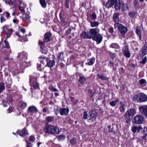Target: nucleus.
Masks as SVG:
<instances>
[{
  "instance_id": "obj_1",
  "label": "nucleus",
  "mask_w": 147,
  "mask_h": 147,
  "mask_svg": "<svg viewBox=\"0 0 147 147\" xmlns=\"http://www.w3.org/2000/svg\"><path fill=\"white\" fill-rule=\"evenodd\" d=\"M91 39L95 41L97 44H99L102 41L103 36L99 34L100 29L98 28H91L89 30Z\"/></svg>"
},
{
  "instance_id": "obj_2",
  "label": "nucleus",
  "mask_w": 147,
  "mask_h": 147,
  "mask_svg": "<svg viewBox=\"0 0 147 147\" xmlns=\"http://www.w3.org/2000/svg\"><path fill=\"white\" fill-rule=\"evenodd\" d=\"M44 131L45 133L53 135L58 134L60 132L57 126L51 124L46 126Z\"/></svg>"
},
{
  "instance_id": "obj_3",
  "label": "nucleus",
  "mask_w": 147,
  "mask_h": 147,
  "mask_svg": "<svg viewBox=\"0 0 147 147\" xmlns=\"http://www.w3.org/2000/svg\"><path fill=\"white\" fill-rule=\"evenodd\" d=\"M133 100L138 102H145L147 100V96L144 93H138L134 96Z\"/></svg>"
},
{
  "instance_id": "obj_4",
  "label": "nucleus",
  "mask_w": 147,
  "mask_h": 147,
  "mask_svg": "<svg viewBox=\"0 0 147 147\" xmlns=\"http://www.w3.org/2000/svg\"><path fill=\"white\" fill-rule=\"evenodd\" d=\"M89 114L88 121L90 122H94L95 121L98 115V113L96 109H93L90 111L88 113Z\"/></svg>"
},
{
  "instance_id": "obj_5",
  "label": "nucleus",
  "mask_w": 147,
  "mask_h": 147,
  "mask_svg": "<svg viewBox=\"0 0 147 147\" xmlns=\"http://www.w3.org/2000/svg\"><path fill=\"white\" fill-rule=\"evenodd\" d=\"M114 25L115 28L118 27L120 32L122 35L124 36L125 34L127 32V28L122 24L120 23H117L115 24Z\"/></svg>"
},
{
  "instance_id": "obj_6",
  "label": "nucleus",
  "mask_w": 147,
  "mask_h": 147,
  "mask_svg": "<svg viewBox=\"0 0 147 147\" xmlns=\"http://www.w3.org/2000/svg\"><path fill=\"white\" fill-rule=\"evenodd\" d=\"M30 85L33 87L34 89H39L38 84L37 82L36 79L30 76Z\"/></svg>"
},
{
  "instance_id": "obj_7",
  "label": "nucleus",
  "mask_w": 147,
  "mask_h": 147,
  "mask_svg": "<svg viewBox=\"0 0 147 147\" xmlns=\"http://www.w3.org/2000/svg\"><path fill=\"white\" fill-rule=\"evenodd\" d=\"M38 44L40 47V51L42 53L46 54L48 52V49L47 47L45 46L44 42L40 40Z\"/></svg>"
},
{
  "instance_id": "obj_8",
  "label": "nucleus",
  "mask_w": 147,
  "mask_h": 147,
  "mask_svg": "<svg viewBox=\"0 0 147 147\" xmlns=\"http://www.w3.org/2000/svg\"><path fill=\"white\" fill-rule=\"evenodd\" d=\"M122 52L123 55L127 58L130 57V53L128 45H125L122 48Z\"/></svg>"
},
{
  "instance_id": "obj_9",
  "label": "nucleus",
  "mask_w": 147,
  "mask_h": 147,
  "mask_svg": "<svg viewBox=\"0 0 147 147\" xmlns=\"http://www.w3.org/2000/svg\"><path fill=\"white\" fill-rule=\"evenodd\" d=\"M144 121L143 117L140 115H136L132 120V122L135 124L142 123Z\"/></svg>"
},
{
  "instance_id": "obj_10",
  "label": "nucleus",
  "mask_w": 147,
  "mask_h": 147,
  "mask_svg": "<svg viewBox=\"0 0 147 147\" xmlns=\"http://www.w3.org/2000/svg\"><path fill=\"white\" fill-rule=\"evenodd\" d=\"M140 112L147 117V105L140 106L139 108Z\"/></svg>"
},
{
  "instance_id": "obj_11",
  "label": "nucleus",
  "mask_w": 147,
  "mask_h": 147,
  "mask_svg": "<svg viewBox=\"0 0 147 147\" xmlns=\"http://www.w3.org/2000/svg\"><path fill=\"white\" fill-rule=\"evenodd\" d=\"M116 2V0H108L105 3V2H103V5H105L107 8H109L112 7Z\"/></svg>"
},
{
  "instance_id": "obj_12",
  "label": "nucleus",
  "mask_w": 147,
  "mask_h": 147,
  "mask_svg": "<svg viewBox=\"0 0 147 147\" xmlns=\"http://www.w3.org/2000/svg\"><path fill=\"white\" fill-rule=\"evenodd\" d=\"M3 30L5 33L6 34L7 38H9L10 36L12 34L13 32V30L11 29H7V26H4L3 27Z\"/></svg>"
},
{
  "instance_id": "obj_13",
  "label": "nucleus",
  "mask_w": 147,
  "mask_h": 147,
  "mask_svg": "<svg viewBox=\"0 0 147 147\" xmlns=\"http://www.w3.org/2000/svg\"><path fill=\"white\" fill-rule=\"evenodd\" d=\"M136 113V111L135 109H128L125 113V115L127 116L132 117Z\"/></svg>"
},
{
  "instance_id": "obj_14",
  "label": "nucleus",
  "mask_w": 147,
  "mask_h": 147,
  "mask_svg": "<svg viewBox=\"0 0 147 147\" xmlns=\"http://www.w3.org/2000/svg\"><path fill=\"white\" fill-rule=\"evenodd\" d=\"M52 34L50 32H47L45 34L43 41L44 42H48L51 40Z\"/></svg>"
},
{
  "instance_id": "obj_15",
  "label": "nucleus",
  "mask_w": 147,
  "mask_h": 147,
  "mask_svg": "<svg viewBox=\"0 0 147 147\" xmlns=\"http://www.w3.org/2000/svg\"><path fill=\"white\" fill-rule=\"evenodd\" d=\"M17 133L18 134L21 136H24L25 135L28 134V131L25 128H24L22 130H18Z\"/></svg>"
},
{
  "instance_id": "obj_16",
  "label": "nucleus",
  "mask_w": 147,
  "mask_h": 147,
  "mask_svg": "<svg viewBox=\"0 0 147 147\" xmlns=\"http://www.w3.org/2000/svg\"><path fill=\"white\" fill-rule=\"evenodd\" d=\"M69 111V110L68 109L65 108H60L59 112L60 114L61 115H67Z\"/></svg>"
},
{
  "instance_id": "obj_17",
  "label": "nucleus",
  "mask_w": 147,
  "mask_h": 147,
  "mask_svg": "<svg viewBox=\"0 0 147 147\" xmlns=\"http://www.w3.org/2000/svg\"><path fill=\"white\" fill-rule=\"evenodd\" d=\"M95 59L94 57H92L87 59V62L86 63V65L90 66L93 65L95 62Z\"/></svg>"
},
{
  "instance_id": "obj_18",
  "label": "nucleus",
  "mask_w": 147,
  "mask_h": 147,
  "mask_svg": "<svg viewBox=\"0 0 147 147\" xmlns=\"http://www.w3.org/2000/svg\"><path fill=\"white\" fill-rule=\"evenodd\" d=\"M81 36L82 37L84 38H87L88 39H91L90 34L88 32L83 31L81 34Z\"/></svg>"
},
{
  "instance_id": "obj_19",
  "label": "nucleus",
  "mask_w": 147,
  "mask_h": 147,
  "mask_svg": "<svg viewBox=\"0 0 147 147\" xmlns=\"http://www.w3.org/2000/svg\"><path fill=\"white\" fill-rule=\"evenodd\" d=\"M115 4L114 7L116 10H121L122 3L120 1H117V0H116V2L115 3Z\"/></svg>"
},
{
  "instance_id": "obj_20",
  "label": "nucleus",
  "mask_w": 147,
  "mask_h": 147,
  "mask_svg": "<svg viewBox=\"0 0 147 147\" xmlns=\"http://www.w3.org/2000/svg\"><path fill=\"white\" fill-rule=\"evenodd\" d=\"M142 129V128L140 126H136L135 125L133 126L131 128V130L134 133H135L137 131L139 132Z\"/></svg>"
},
{
  "instance_id": "obj_21",
  "label": "nucleus",
  "mask_w": 147,
  "mask_h": 147,
  "mask_svg": "<svg viewBox=\"0 0 147 147\" xmlns=\"http://www.w3.org/2000/svg\"><path fill=\"white\" fill-rule=\"evenodd\" d=\"M38 59L40 62L43 64H45L47 62V58L44 56L42 55L39 56Z\"/></svg>"
},
{
  "instance_id": "obj_22",
  "label": "nucleus",
  "mask_w": 147,
  "mask_h": 147,
  "mask_svg": "<svg viewBox=\"0 0 147 147\" xmlns=\"http://www.w3.org/2000/svg\"><path fill=\"white\" fill-rule=\"evenodd\" d=\"M119 14L118 13H115L113 15V21L115 22V24L119 23Z\"/></svg>"
},
{
  "instance_id": "obj_23",
  "label": "nucleus",
  "mask_w": 147,
  "mask_h": 147,
  "mask_svg": "<svg viewBox=\"0 0 147 147\" xmlns=\"http://www.w3.org/2000/svg\"><path fill=\"white\" fill-rule=\"evenodd\" d=\"M78 81L81 84H83L86 83V79L84 76H81L79 77Z\"/></svg>"
},
{
  "instance_id": "obj_24",
  "label": "nucleus",
  "mask_w": 147,
  "mask_h": 147,
  "mask_svg": "<svg viewBox=\"0 0 147 147\" xmlns=\"http://www.w3.org/2000/svg\"><path fill=\"white\" fill-rule=\"evenodd\" d=\"M140 51L143 56L145 55L147 53V46L144 45Z\"/></svg>"
},
{
  "instance_id": "obj_25",
  "label": "nucleus",
  "mask_w": 147,
  "mask_h": 147,
  "mask_svg": "<svg viewBox=\"0 0 147 147\" xmlns=\"http://www.w3.org/2000/svg\"><path fill=\"white\" fill-rule=\"evenodd\" d=\"M27 54L26 53H25V52H23L19 54L18 57L19 58H20L21 57H22L23 59H27Z\"/></svg>"
},
{
  "instance_id": "obj_26",
  "label": "nucleus",
  "mask_w": 147,
  "mask_h": 147,
  "mask_svg": "<svg viewBox=\"0 0 147 147\" xmlns=\"http://www.w3.org/2000/svg\"><path fill=\"white\" fill-rule=\"evenodd\" d=\"M141 28L140 27H138L136 30V33L139 37L140 40H141L142 38L141 33Z\"/></svg>"
},
{
  "instance_id": "obj_27",
  "label": "nucleus",
  "mask_w": 147,
  "mask_h": 147,
  "mask_svg": "<svg viewBox=\"0 0 147 147\" xmlns=\"http://www.w3.org/2000/svg\"><path fill=\"white\" fill-rule=\"evenodd\" d=\"M128 15L131 18H135L138 15V14L135 11H130L128 13Z\"/></svg>"
},
{
  "instance_id": "obj_28",
  "label": "nucleus",
  "mask_w": 147,
  "mask_h": 147,
  "mask_svg": "<svg viewBox=\"0 0 147 147\" xmlns=\"http://www.w3.org/2000/svg\"><path fill=\"white\" fill-rule=\"evenodd\" d=\"M28 111L31 113H33L37 111V108L34 106H31L29 107L28 108Z\"/></svg>"
},
{
  "instance_id": "obj_29",
  "label": "nucleus",
  "mask_w": 147,
  "mask_h": 147,
  "mask_svg": "<svg viewBox=\"0 0 147 147\" xmlns=\"http://www.w3.org/2000/svg\"><path fill=\"white\" fill-rule=\"evenodd\" d=\"M119 101V99L118 98H117L115 100L110 101L109 102V104L112 107H114L116 106L117 103Z\"/></svg>"
},
{
  "instance_id": "obj_30",
  "label": "nucleus",
  "mask_w": 147,
  "mask_h": 147,
  "mask_svg": "<svg viewBox=\"0 0 147 147\" xmlns=\"http://www.w3.org/2000/svg\"><path fill=\"white\" fill-rule=\"evenodd\" d=\"M47 66L50 67H53L55 65V62L53 60H50L49 61H47Z\"/></svg>"
},
{
  "instance_id": "obj_31",
  "label": "nucleus",
  "mask_w": 147,
  "mask_h": 147,
  "mask_svg": "<svg viewBox=\"0 0 147 147\" xmlns=\"http://www.w3.org/2000/svg\"><path fill=\"white\" fill-rule=\"evenodd\" d=\"M128 7L127 4L122 3V5L121 8V11H125L128 9Z\"/></svg>"
},
{
  "instance_id": "obj_32",
  "label": "nucleus",
  "mask_w": 147,
  "mask_h": 147,
  "mask_svg": "<svg viewBox=\"0 0 147 147\" xmlns=\"http://www.w3.org/2000/svg\"><path fill=\"white\" fill-rule=\"evenodd\" d=\"M139 82L141 86H145L146 85L147 83L146 80L144 79H140Z\"/></svg>"
},
{
  "instance_id": "obj_33",
  "label": "nucleus",
  "mask_w": 147,
  "mask_h": 147,
  "mask_svg": "<svg viewBox=\"0 0 147 147\" xmlns=\"http://www.w3.org/2000/svg\"><path fill=\"white\" fill-rule=\"evenodd\" d=\"M121 105L119 108V111L121 112H124L125 111V105L121 102H120Z\"/></svg>"
},
{
  "instance_id": "obj_34",
  "label": "nucleus",
  "mask_w": 147,
  "mask_h": 147,
  "mask_svg": "<svg viewBox=\"0 0 147 147\" xmlns=\"http://www.w3.org/2000/svg\"><path fill=\"white\" fill-rule=\"evenodd\" d=\"M90 24L91 26L92 27H96L99 25L98 22L97 21H94L93 22H90Z\"/></svg>"
},
{
  "instance_id": "obj_35",
  "label": "nucleus",
  "mask_w": 147,
  "mask_h": 147,
  "mask_svg": "<svg viewBox=\"0 0 147 147\" xmlns=\"http://www.w3.org/2000/svg\"><path fill=\"white\" fill-rule=\"evenodd\" d=\"M40 2L42 6L44 8L47 7V3L45 0H40Z\"/></svg>"
},
{
  "instance_id": "obj_36",
  "label": "nucleus",
  "mask_w": 147,
  "mask_h": 147,
  "mask_svg": "<svg viewBox=\"0 0 147 147\" xmlns=\"http://www.w3.org/2000/svg\"><path fill=\"white\" fill-rule=\"evenodd\" d=\"M54 117L49 116L46 117L45 119L47 122H51L53 121L54 120Z\"/></svg>"
},
{
  "instance_id": "obj_37",
  "label": "nucleus",
  "mask_w": 147,
  "mask_h": 147,
  "mask_svg": "<svg viewBox=\"0 0 147 147\" xmlns=\"http://www.w3.org/2000/svg\"><path fill=\"white\" fill-rule=\"evenodd\" d=\"M30 18V16H29V14L26 13L24 14L22 17L23 19L25 21H26L27 20L29 19Z\"/></svg>"
},
{
  "instance_id": "obj_38",
  "label": "nucleus",
  "mask_w": 147,
  "mask_h": 147,
  "mask_svg": "<svg viewBox=\"0 0 147 147\" xmlns=\"http://www.w3.org/2000/svg\"><path fill=\"white\" fill-rule=\"evenodd\" d=\"M110 47L111 48L116 49H118L120 47L118 44L116 43H113L111 44Z\"/></svg>"
},
{
  "instance_id": "obj_39",
  "label": "nucleus",
  "mask_w": 147,
  "mask_h": 147,
  "mask_svg": "<svg viewBox=\"0 0 147 147\" xmlns=\"http://www.w3.org/2000/svg\"><path fill=\"white\" fill-rule=\"evenodd\" d=\"M5 88L4 84L3 82H0V93L2 92Z\"/></svg>"
},
{
  "instance_id": "obj_40",
  "label": "nucleus",
  "mask_w": 147,
  "mask_h": 147,
  "mask_svg": "<svg viewBox=\"0 0 147 147\" xmlns=\"http://www.w3.org/2000/svg\"><path fill=\"white\" fill-rule=\"evenodd\" d=\"M57 138H58V140L59 141L65 139V136L64 135L61 134L58 136L57 137Z\"/></svg>"
},
{
  "instance_id": "obj_41",
  "label": "nucleus",
  "mask_w": 147,
  "mask_h": 147,
  "mask_svg": "<svg viewBox=\"0 0 147 147\" xmlns=\"http://www.w3.org/2000/svg\"><path fill=\"white\" fill-rule=\"evenodd\" d=\"M98 77L100 79H101L103 80H106L107 78L103 76L102 75L98 74L97 75Z\"/></svg>"
},
{
  "instance_id": "obj_42",
  "label": "nucleus",
  "mask_w": 147,
  "mask_h": 147,
  "mask_svg": "<svg viewBox=\"0 0 147 147\" xmlns=\"http://www.w3.org/2000/svg\"><path fill=\"white\" fill-rule=\"evenodd\" d=\"M88 114L87 112L86 111H84L83 113V118L84 119H86L88 118Z\"/></svg>"
},
{
  "instance_id": "obj_43",
  "label": "nucleus",
  "mask_w": 147,
  "mask_h": 147,
  "mask_svg": "<svg viewBox=\"0 0 147 147\" xmlns=\"http://www.w3.org/2000/svg\"><path fill=\"white\" fill-rule=\"evenodd\" d=\"M70 142L72 145H75L77 143L76 139L75 138H73L72 139L70 140Z\"/></svg>"
},
{
  "instance_id": "obj_44",
  "label": "nucleus",
  "mask_w": 147,
  "mask_h": 147,
  "mask_svg": "<svg viewBox=\"0 0 147 147\" xmlns=\"http://www.w3.org/2000/svg\"><path fill=\"white\" fill-rule=\"evenodd\" d=\"M70 98L71 101L74 104H76L78 102V100L76 99L74 97H71Z\"/></svg>"
},
{
  "instance_id": "obj_45",
  "label": "nucleus",
  "mask_w": 147,
  "mask_h": 147,
  "mask_svg": "<svg viewBox=\"0 0 147 147\" xmlns=\"http://www.w3.org/2000/svg\"><path fill=\"white\" fill-rule=\"evenodd\" d=\"M91 18L93 20H95L96 18V15L95 13H93L90 16Z\"/></svg>"
},
{
  "instance_id": "obj_46",
  "label": "nucleus",
  "mask_w": 147,
  "mask_h": 147,
  "mask_svg": "<svg viewBox=\"0 0 147 147\" xmlns=\"http://www.w3.org/2000/svg\"><path fill=\"white\" fill-rule=\"evenodd\" d=\"M49 89L51 91L53 92H58L59 91L57 89L55 88H54V87L52 86H50V87H49Z\"/></svg>"
},
{
  "instance_id": "obj_47",
  "label": "nucleus",
  "mask_w": 147,
  "mask_h": 147,
  "mask_svg": "<svg viewBox=\"0 0 147 147\" xmlns=\"http://www.w3.org/2000/svg\"><path fill=\"white\" fill-rule=\"evenodd\" d=\"M147 61V58L145 56L143 59L140 62V63L143 65Z\"/></svg>"
},
{
  "instance_id": "obj_48",
  "label": "nucleus",
  "mask_w": 147,
  "mask_h": 147,
  "mask_svg": "<svg viewBox=\"0 0 147 147\" xmlns=\"http://www.w3.org/2000/svg\"><path fill=\"white\" fill-rule=\"evenodd\" d=\"M19 9L21 13H24L25 12V8L24 7H22L20 5L19 6Z\"/></svg>"
},
{
  "instance_id": "obj_49",
  "label": "nucleus",
  "mask_w": 147,
  "mask_h": 147,
  "mask_svg": "<svg viewBox=\"0 0 147 147\" xmlns=\"http://www.w3.org/2000/svg\"><path fill=\"white\" fill-rule=\"evenodd\" d=\"M114 65V63L111 61H109L108 62V66L109 67H113Z\"/></svg>"
},
{
  "instance_id": "obj_50",
  "label": "nucleus",
  "mask_w": 147,
  "mask_h": 147,
  "mask_svg": "<svg viewBox=\"0 0 147 147\" xmlns=\"http://www.w3.org/2000/svg\"><path fill=\"white\" fill-rule=\"evenodd\" d=\"M64 54L63 52H61L59 53V55L58 56V57L59 59H63L64 57Z\"/></svg>"
},
{
  "instance_id": "obj_51",
  "label": "nucleus",
  "mask_w": 147,
  "mask_h": 147,
  "mask_svg": "<svg viewBox=\"0 0 147 147\" xmlns=\"http://www.w3.org/2000/svg\"><path fill=\"white\" fill-rule=\"evenodd\" d=\"M69 0H66L65 6L67 8H68L69 7Z\"/></svg>"
},
{
  "instance_id": "obj_52",
  "label": "nucleus",
  "mask_w": 147,
  "mask_h": 147,
  "mask_svg": "<svg viewBox=\"0 0 147 147\" xmlns=\"http://www.w3.org/2000/svg\"><path fill=\"white\" fill-rule=\"evenodd\" d=\"M4 42L5 43V47L8 49H9L10 48L9 42L6 40H5L4 41Z\"/></svg>"
},
{
  "instance_id": "obj_53",
  "label": "nucleus",
  "mask_w": 147,
  "mask_h": 147,
  "mask_svg": "<svg viewBox=\"0 0 147 147\" xmlns=\"http://www.w3.org/2000/svg\"><path fill=\"white\" fill-rule=\"evenodd\" d=\"M5 3L6 4L9 5H11L13 4L12 1L10 0H6L5 1Z\"/></svg>"
},
{
  "instance_id": "obj_54",
  "label": "nucleus",
  "mask_w": 147,
  "mask_h": 147,
  "mask_svg": "<svg viewBox=\"0 0 147 147\" xmlns=\"http://www.w3.org/2000/svg\"><path fill=\"white\" fill-rule=\"evenodd\" d=\"M3 15L5 16L6 17V18H7L9 16L10 14L8 12L6 11H5L4 12Z\"/></svg>"
},
{
  "instance_id": "obj_55",
  "label": "nucleus",
  "mask_w": 147,
  "mask_h": 147,
  "mask_svg": "<svg viewBox=\"0 0 147 147\" xmlns=\"http://www.w3.org/2000/svg\"><path fill=\"white\" fill-rule=\"evenodd\" d=\"M35 137L33 136H31L30 137L29 140L30 141L34 142L35 140Z\"/></svg>"
},
{
  "instance_id": "obj_56",
  "label": "nucleus",
  "mask_w": 147,
  "mask_h": 147,
  "mask_svg": "<svg viewBox=\"0 0 147 147\" xmlns=\"http://www.w3.org/2000/svg\"><path fill=\"white\" fill-rule=\"evenodd\" d=\"M126 116V122L127 123H129L130 121L131 117L127 116Z\"/></svg>"
},
{
  "instance_id": "obj_57",
  "label": "nucleus",
  "mask_w": 147,
  "mask_h": 147,
  "mask_svg": "<svg viewBox=\"0 0 147 147\" xmlns=\"http://www.w3.org/2000/svg\"><path fill=\"white\" fill-rule=\"evenodd\" d=\"M37 68L40 71H41L42 69V67L41 64H37Z\"/></svg>"
},
{
  "instance_id": "obj_58",
  "label": "nucleus",
  "mask_w": 147,
  "mask_h": 147,
  "mask_svg": "<svg viewBox=\"0 0 147 147\" xmlns=\"http://www.w3.org/2000/svg\"><path fill=\"white\" fill-rule=\"evenodd\" d=\"M143 134L147 135V127H144L143 129Z\"/></svg>"
},
{
  "instance_id": "obj_59",
  "label": "nucleus",
  "mask_w": 147,
  "mask_h": 147,
  "mask_svg": "<svg viewBox=\"0 0 147 147\" xmlns=\"http://www.w3.org/2000/svg\"><path fill=\"white\" fill-rule=\"evenodd\" d=\"M134 3L135 7H137L139 3L138 1V0H135L134 2Z\"/></svg>"
},
{
  "instance_id": "obj_60",
  "label": "nucleus",
  "mask_w": 147,
  "mask_h": 147,
  "mask_svg": "<svg viewBox=\"0 0 147 147\" xmlns=\"http://www.w3.org/2000/svg\"><path fill=\"white\" fill-rule=\"evenodd\" d=\"M6 19L3 16H1L0 18V22L1 23H2L5 21Z\"/></svg>"
},
{
  "instance_id": "obj_61",
  "label": "nucleus",
  "mask_w": 147,
  "mask_h": 147,
  "mask_svg": "<svg viewBox=\"0 0 147 147\" xmlns=\"http://www.w3.org/2000/svg\"><path fill=\"white\" fill-rule=\"evenodd\" d=\"M110 54V55L112 57V58L113 59H114L116 57L115 53L111 52Z\"/></svg>"
},
{
  "instance_id": "obj_62",
  "label": "nucleus",
  "mask_w": 147,
  "mask_h": 147,
  "mask_svg": "<svg viewBox=\"0 0 147 147\" xmlns=\"http://www.w3.org/2000/svg\"><path fill=\"white\" fill-rule=\"evenodd\" d=\"M71 31V29L70 28L69 29H68L66 32V35H68L69 34Z\"/></svg>"
},
{
  "instance_id": "obj_63",
  "label": "nucleus",
  "mask_w": 147,
  "mask_h": 147,
  "mask_svg": "<svg viewBox=\"0 0 147 147\" xmlns=\"http://www.w3.org/2000/svg\"><path fill=\"white\" fill-rule=\"evenodd\" d=\"M13 108L12 107H9V108L7 109V111L9 113H11L12 110H13Z\"/></svg>"
},
{
  "instance_id": "obj_64",
  "label": "nucleus",
  "mask_w": 147,
  "mask_h": 147,
  "mask_svg": "<svg viewBox=\"0 0 147 147\" xmlns=\"http://www.w3.org/2000/svg\"><path fill=\"white\" fill-rule=\"evenodd\" d=\"M26 147H32V144L30 143H28L27 142V144H26Z\"/></svg>"
}]
</instances>
